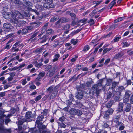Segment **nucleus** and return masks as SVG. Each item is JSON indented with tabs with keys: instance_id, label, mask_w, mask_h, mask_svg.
Segmentation results:
<instances>
[{
	"instance_id": "obj_1",
	"label": "nucleus",
	"mask_w": 133,
	"mask_h": 133,
	"mask_svg": "<svg viewBox=\"0 0 133 133\" xmlns=\"http://www.w3.org/2000/svg\"><path fill=\"white\" fill-rule=\"evenodd\" d=\"M13 13V17L11 20V23H18L19 22V19H23L24 16L21 14L18 11H15Z\"/></svg>"
},
{
	"instance_id": "obj_2",
	"label": "nucleus",
	"mask_w": 133,
	"mask_h": 133,
	"mask_svg": "<svg viewBox=\"0 0 133 133\" xmlns=\"http://www.w3.org/2000/svg\"><path fill=\"white\" fill-rule=\"evenodd\" d=\"M45 3L43 5V6L45 8H53L54 6V4L53 3L52 0H44Z\"/></svg>"
},
{
	"instance_id": "obj_3",
	"label": "nucleus",
	"mask_w": 133,
	"mask_h": 133,
	"mask_svg": "<svg viewBox=\"0 0 133 133\" xmlns=\"http://www.w3.org/2000/svg\"><path fill=\"white\" fill-rule=\"evenodd\" d=\"M69 112L72 115H77L79 116L81 115L82 114V112L78 109L74 108H71L69 111Z\"/></svg>"
},
{
	"instance_id": "obj_4",
	"label": "nucleus",
	"mask_w": 133,
	"mask_h": 133,
	"mask_svg": "<svg viewBox=\"0 0 133 133\" xmlns=\"http://www.w3.org/2000/svg\"><path fill=\"white\" fill-rule=\"evenodd\" d=\"M114 111L113 110L112 108L108 109L103 114V117L105 119H107L109 117V115L112 114Z\"/></svg>"
},
{
	"instance_id": "obj_5",
	"label": "nucleus",
	"mask_w": 133,
	"mask_h": 133,
	"mask_svg": "<svg viewBox=\"0 0 133 133\" xmlns=\"http://www.w3.org/2000/svg\"><path fill=\"white\" fill-rule=\"evenodd\" d=\"M100 90L98 88V87L97 84H95L91 88V91L92 94H94L96 93L98 94Z\"/></svg>"
},
{
	"instance_id": "obj_6",
	"label": "nucleus",
	"mask_w": 133,
	"mask_h": 133,
	"mask_svg": "<svg viewBox=\"0 0 133 133\" xmlns=\"http://www.w3.org/2000/svg\"><path fill=\"white\" fill-rule=\"evenodd\" d=\"M75 97L78 99H81L83 98V94L82 90H78V92L75 94Z\"/></svg>"
},
{
	"instance_id": "obj_7",
	"label": "nucleus",
	"mask_w": 133,
	"mask_h": 133,
	"mask_svg": "<svg viewBox=\"0 0 133 133\" xmlns=\"http://www.w3.org/2000/svg\"><path fill=\"white\" fill-rule=\"evenodd\" d=\"M58 86H51L47 88L46 91L49 93H51L53 91H56V90L58 88Z\"/></svg>"
},
{
	"instance_id": "obj_8",
	"label": "nucleus",
	"mask_w": 133,
	"mask_h": 133,
	"mask_svg": "<svg viewBox=\"0 0 133 133\" xmlns=\"http://www.w3.org/2000/svg\"><path fill=\"white\" fill-rule=\"evenodd\" d=\"M7 11L6 10L5 7H3L2 15L4 18L6 19H8V12H7Z\"/></svg>"
},
{
	"instance_id": "obj_9",
	"label": "nucleus",
	"mask_w": 133,
	"mask_h": 133,
	"mask_svg": "<svg viewBox=\"0 0 133 133\" xmlns=\"http://www.w3.org/2000/svg\"><path fill=\"white\" fill-rule=\"evenodd\" d=\"M44 118L43 115H41L39 116L37 118V120H36V123L37 124L39 125H42L43 123V121H42V120Z\"/></svg>"
},
{
	"instance_id": "obj_10",
	"label": "nucleus",
	"mask_w": 133,
	"mask_h": 133,
	"mask_svg": "<svg viewBox=\"0 0 133 133\" xmlns=\"http://www.w3.org/2000/svg\"><path fill=\"white\" fill-rule=\"evenodd\" d=\"M55 68L53 67L49 70L47 74L49 77H51L55 73Z\"/></svg>"
},
{
	"instance_id": "obj_11",
	"label": "nucleus",
	"mask_w": 133,
	"mask_h": 133,
	"mask_svg": "<svg viewBox=\"0 0 133 133\" xmlns=\"http://www.w3.org/2000/svg\"><path fill=\"white\" fill-rule=\"evenodd\" d=\"M4 113V112H0V119L4 117H6L7 118L6 120L5 123L6 124H7L8 123V114L6 116V115L3 114Z\"/></svg>"
},
{
	"instance_id": "obj_12",
	"label": "nucleus",
	"mask_w": 133,
	"mask_h": 133,
	"mask_svg": "<svg viewBox=\"0 0 133 133\" xmlns=\"http://www.w3.org/2000/svg\"><path fill=\"white\" fill-rule=\"evenodd\" d=\"M121 117L120 114L114 116L113 119V121L116 123H117L119 121Z\"/></svg>"
},
{
	"instance_id": "obj_13",
	"label": "nucleus",
	"mask_w": 133,
	"mask_h": 133,
	"mask_svg": "<svg viewBox=\"0 0 133 133\" xmlns=\"http://www.w3.org/2000/svg\"><path fill=\"white\" fill-rule=\"evenodd\" d=\"M8 0H5L3 1L2 5L4 7H5L6 10H8Z\"/></svg>"
},
{
	"instance_id": "obj_14",
	"label": "nucleus",
	"mask_w": 133,
	"mask_h": 133,
	"mask_svg": "<svg viewBox=\"0 0 133 133\" xmlns=\"http://www.w3.org/2000/svg\"><path fill=\"white\" fill-rule=\"evenodd\" d=\"M123 103L120 102L119 104V105L118 108V112H121L123 111Z\"/></svg>"
},
{
	"instance_id": "obj_15",
	"label": "nucleus",
	"mask_w": 133,
	"mask_h": 133,
	"mask_svg": "<svg viewBox=\"0 0 133 133\" xmlns=\"http://www.w3.org/2000/svg\"><path fill=\"white\" fill-rule=\"evenodd\" d=\"M119 126H120L119 128V129L120 130H123L124 128V126L122 122H119L118 123L116 126L117 127H118Z\"/></svg>"
},
{
	"instance_id": "obj_16",
	"label": "nucleus",
	"mask_w": 133,
	"mask_h": 133,
	"mask_svg": "<svg viewBox=\"0 0 133 133\" xmlns=\"http://www.w3.org/2000/svg\"><path fill=\"white\" fill-rule=\"evenodd\" d=\"M124 54L122 52H121L115 55L113 57L114 59H117L121 58Z\"/></svg>"
},
{
	"instance_id": "obj_17",
	"label": "nucleus",
	"mask_w": 133,
	"mask_h": 133,
	"mask_svg": "<svg viewBox=\"0 0 133 133\" xmlns=\"http://www.w3.org/2000/svg\"><path fill=\"white\" fill-rule=\"evenodd\" d=\"M3 30L5 31L8 32V23H4L3 25Z\"/></svg>"
},
{
	"instance_id": "obj_18",
	"label": "nucleus",
	"mask_w": 133,
	"mask_h": 133,
	"mask_svg": "<svg viewBox=\"0 0 133 133\" xmlns=\"http://www.w3.org/2000/svg\"><path fill=\"white\" fill-rule=\"evenodd\" d=\"M131 104L129 103H127L125 108V111L126 112H129L131 108Z\"/></svg>"
},
{
	"instance_id": "obj_19",
	"label": "nucleus",
	"mask_w": 133,
	"mask_h": 133,
	"mask_svg": "<svg viewBox=\"0 0 133 133\" xmlns=\"http://www.w3.org/2000/svg\"><path fill=\"white\" fill-rule=\"evenodd\" d=\"M34 28H36L38 27L41 24V22H32L31 23Z\"/></svg>"
},
{
	"instance_id": "obj_20",
	"label": "nucleus",
	"mask_w": 133,
	"mask_h": 133,
	"mask_svg": "<svg viewBox=\"0 0 133 133\" xmlns=\"http://www.w3.org/2000/svg\"><path fill=\"white\" fill-rule=\"evenodd\" d=\"M86 19H84L80 20L78 23V26H82L86 23Z\"/></svg>"
},
{
	"instance_id": "obj_21",
	"label": "nucleus",
	"mask_w": 133,
	"mask_h": 133,
	"mask_svg": "<svg viewBox=\"0 0 133 133\" xmlns=\"http://www.w3.org/2000/svg\"><path fill=\"white\" fill-rule=\"evenodd\" d=\"M57 93V91H54L51 95L49 97V99H53L56 96Z\"/></svg>"
},
{
	"instance_id": "obj_22",
	"label": "nucleus",
	"mask_w": 133,
	"mask_h": 133,
	"mask_svg": "<svg viewBox=\"0 0 133 133\" xmlns=\"http://www.w3.org/2000/svg\"><path fill=\"white\" fill-rule=\"evenodd\" d=\"M47 35H44L42 38H41L40 43H42L46 42L47 39Z\"/></svg>"
},
{
	"instance_id": "obj_23",
	"label": "nucleus",
	"mask_w": 133,
	"mask_h": 133,
	"mask_svg": "<svg viewBox=\"0 0 133 133\" xmlns=\"http://www.w3.org/2000/svg\"><path fill=\"white\" fill-rule=\"evenodd\" d=\"M60 56V55L59 54L57 53L55 54L54 57V58L53 60V62H55L58 60Z\"/></svg>"
},
{
	"instance_id": "obj_24",
	"label": "nucleus",
	"mask_w": 133,
	"mask_h": 133,
	"mask_svg": "<svg viewBox=\"0 0 133 133\" xmlns=\"http://www.w3.org/2000/svg\"><path fill=\"white\" fill-rule=\"evenodd\" d=\"M116 0H113L109 5V6L110 7V9H111L114 5L116 4Z\"/></svg>"
},
{
	"instance_id": "obj_25",
	"label": "nucleus",
	"mask_w": 133,
	"mask_h": 133,
	"mask_svg": "<svg viewBox=\"0 0 133 133\" xmlns=\"http://www.w3.org/2000/svg\"><path fill=\"white\" fill-rule=\"evenodd\" d=\"M59 18V17L58 16H55L51 18L50 20V21L51 22H54L56 20L58 19Z\"/></svg>"
},
{
	"instance_id": "obj_26",
	"label": "nucleus",
	"mask_w": 133,
	"mask_h": 133,
	"mask_svg": "<svg viewBox=\"0 0 133 133\" xmlns=\"http://www.w3.org/2000/svg\"><path fill=\"white\" fill-rule=\"evenodd\" d=\"M102 1H93V3L96 5L94 6V7H96L99 4L102 2Z\"/></svg>"
},
{
	"instance_id": "obj_27",
	"label": "nucleus",
	"mask_w": 133,
	"mask_h": 133,
	"mask_svg": "<svg viewBox=\"0 0 133 133\" xmlns=\"http://www.w3.org/2000/svg\"><path fill=\"white\" fill-rule=\"evenodd\" d=\"M124 18V17H120L114 21V22L116 23L117 22L122 21Z\"/></svg>"
},
{
	"instance_id": "obj_28",
	"label": "nucleus",
	"mask_w": 133,
	"mask_h": 133,
	"mask_svg": "<svg viewBox=\"0 0 133 133\" xmlns=\"http://www.w3.org/2000/svg\"><path fill=\"white\" fill-rule=\"evenodd\" d=\"M15 109L14 108H11V110L10 111V114H9V117L13 114L15 112Z\"/></svg>"
},
{
	"instance_id": "obj_29",
	"label": "nucleus",
	"mask_w": 133,
	"mask_h": 133,
	"mask_svg": "<svg viewBox=\"0 0 133 133\" xmlns=\"http://www.w3.org/2000/svg\"><path fill=\"white\" fill-rule=\"evenodd\" d=\"M31 112H28L26 114V117L27 119H29L31 117Z\"/></svg>"
},
{
	"instance_id": "obj_30",
	"label": "nucleus",
	"mask_w": 133,
	"mask_h": 133,
	"mask_svg": "<svg viewBox=\"0 0 133 133\" xmlns=\"http://www.w3.org/2000/svg\"><path fill=\"white\" fill-rule=\"evenodd\" d=\"M108 126L109 125L105 122H103L101 124V127L103 129L108 127Z\"/></svg>"
},
{
	"instance_id": "obj_31",
	"label": "nucleus",
	"mask_w": 133,
	"mask_h": 133,
	"mask_svg": "<svg viewBox=\"0 0 133 133\" xmlns=\"http://www.w3.org/2000/svg\"><path fill=\"white\" fill-rule=\"evenodd\" d=\"M131 94V92L130 91H127L125 93V97L129 98Z\"/></svg>"
},
{
	"instance_id": "obj_32",
	"label": "nucleus",
	"mask_w": 133,
	"mask_h": 133,
	"mask_svg": "<svg viewBox=\"0 0 133 133\" xmlns=\"http://www.w3.org/2000/svg\"><path fill=\"white\" fill-rule=\"evenodd\" d=\"M15 73V72H12L10 74V78H9V81H11L13 79V77L14 76Z\"/></svg>"
},
{
	"instance_id": "obj_33",
	"label": "nucleus",
	"mask_w": 133,
	"mask_h": 133,
	"mask_svg": "<svg viewBox=\"0 0 133 133\" xmlns=\"http://www.w3.org/2000/svg\"><path fill=\"white\" fill-rule=\"evenodd\" d=\"M118 82H113L112 83V89L114 88L115 87L118 85Z\"/></svg>"
},
{
	"instance_id": "obj_34",
	"label": "nucleus",
	"mask_w": 133,
	"mask_h": 133,
	"mask_svg": "<svg viewBox=\"0 0 133 133\" xmlns=\"http://www.w3.org/2000/svg\"><path fill=\"white\" fill-rule=\"evenodd\" d=\"M43 64L42 63L40 62L39 63H38L37 62L35 63V66L37 67H39L41 66Z\"/></svg>"
},
{
	"instance_id": "obj_35",
	"label": "nucleus",
	"mask_w": 133,
	"mask_h": 133,
	"mask_svg": "<svg viewBox=\"0 0 133 133\" xmlns=\"http://www.w3.org/2000/svg\"><path fill=\"white\" fill-rule=\"evenodd\" d=\"M19 22L18 23L19 24H20L21 26H22L24 24L26 23V22L25 21L19 20Z\"/></svg>"
},
{
	"instance_id": "obj_36",
	"label": "nucleus",
	"mask_w": 133,
	"mask_h": 133,
	"mask_svg": "<svg viewBox=\"0 0 133 133\" xmlns=\"http://www.w3.org/2000/svg\"><path fill=\"white\" fill-rule=\"evenodd\" d=\"M71 42L73 45H75L78 42L77 40V39H72L71 40Z\"/></svg>"
},
{
	"instance_id": "obj_37",
	"label": "nucleus",
	"mask_w": 133,
	"mask_h": 133,
	"mask_svg": "<svg viewBox=\"0 0 133 133\" xmlns=\"http://www.w3.org/2000/svg\"><path fill=\"white\" fill-rule=\"evenodd\" d=\"M26 5V6H32V4L30 2H26L24 3Z\"/></svg>"
},
{
	"instance_id": "obj_38",
	"label": "nucleus",
	"mask_w": 133,
	"mask_h": 133,
	"mask_svg": "<svg viewBox=\"0 0 133 133\" xmlns=\"http://www.w3.org/2000/svg\"><path fill=\"white\" fill-rule=\"evenodd\" d=\"M112 80L111 79H108L107 80L106 85L107 86H110L111 84Z\"/></svg>"
},
{
	"instance_id": "obj_39",
	"label": "nucleus",
	"mask_w": 133,
	"mask_h": 133,
	"mask_svg": "<svg viewBox=\"0 0 133 133\" xmlns=\"http://www.w3.org/2000/svg\"><path fill=\"white\" fill-rule=\"evenodd\" d=\"M28 31L27 29H23L21 31L22 34H24L27 33Z\"/></svg>"
},
{
	"instance_id": "obj_40",
	"label": "nucleus",
	"mask_w": 133,
	"mask_h": 133,
	"mask_svg": "<svg viewBox=\"0 0 133 133\" xmlns=\"http://www.w3.org/2000/svg\"><path fill=\"white\" fill-rule=\"evenodd\" d=\"M58 123L59 124V126L60 127L64 128L66 127L65 125L62 122H58Z\"/></svg>"
},
{
	"instance_id": "obj_41",
	"label": "nucleus",
	"mask_w": 133,
	"mask_h": 133,
	"mask_svg": "<svg viewBox=\"0 0 133 133\" xmlns=\"http://www.w3.org/2000/svg\"><path fill=\"white\" fill-rule=\"evenodd\" d=\"M81 29H78L76 31L73 32L72 33H71L70 35H72L73 36L76 34L78 33L81 30Z\"/></svg>"
},
{
	"instance_id": "obj_42",
	"label": "nucleus",
	"mask_w": 133,
	"mask_h": 133,
	"mask_svg": "<svg viewBox=\"0 0 133 133\" xmlns=\"http://www.w3.org/2000/svg\"><path fill=\"white\" fill-rule=\"evenodd\" d=\"M123 46L124 47H128L129 46V44L127 42H124L122 43Z\"/></svg>"
},
{
	"instance_id": "obj_43",
	"label": "nucleus",
	"mask_w": 133,
	"mask_h": 133,
	"mask_svg": "<svg viewBox=\"0 0 133 133\" xmlns=\"http://www.w3.org/2000/svg\"><path fill=\"white\" fill-rule=\"evenodd\" d=\"M53 30L51 29H49L46 31V33L49 34H50L52 33Z\"/></svg>"
},
{
	"instance_id": "obj_44",
	"label": "nucleus",
	"mask_w": 133,
	"mask_h": 133,
	"mask_svg": "<svg viewBox=\"0 0 133 133\" xmlns=\"http://www.w3.org/2000/svg\"><path fill=\"white\" fill-rule=\"evenodd\" d=\"M112 105V103L111 102H110L108 103H107L106 105V107L107 108H109L111 107Z\"/></svg>"
},
{
	"instance_id": "obj_45",
	"label": "nucleus",
	"mask_w": 133,
	"mask_h": 133,
	"mask_svg": "<svg viewBox=\"0 0 133 133\" xmlns=\"http://www.w3.org/2000/svg\"><path fill=\"white\" fill-rule=\"evenodd\" d=\"M89 49V48L88 45H86L84 47L83 49V51H86L88 50Z\"/></svg>"
},
{
	"instance_id": "obj_46",
	"label": "nucleus",
	"mask_w": 133,
	"mask_h": 133,
	"mask_svg": "<svg viewBox=\"0 0 133 133\" xmlns=\"http://www.w3.org/2000/svg\"><path fill=\"white\" fill-rule=\"evenodd\" d=\"M25 65H26L25 64L23 63L21 65L19 66H17V69H19L18 70H19L21 68L24 66Z\"/></svg>"
},
{
	"instance_id": "obj_47",
	"label": "nucleus",
	"mask_w": 133,
	"mask_h": 133,
	"mask_svg": "<svg viewBox=\"0 0 133 133\" xmlns=\"http://www.w3.org/2000/svg\"><path fill=\"white\" fill-rule=\"evenodd\" d=\"M124 89V87L123 86H121L118 88V91L119 92H121Z\"/></svg>"
},
{
	"instance_id": "obj_48",
	"label": "nucleus",
	"mask_w": 133,
	"mask_h": 133,
	"mask_svg": "<svg viewBox=\"0 0 133 133\" xmlns=\"http://www.w3.org/2000/svg\"><path fill=\"white\" fill-rule=\"evenodd\" d=\"M118 25L117 24L116 25H113L110 26V30L113 29L117 27Z\"/></svg>"
},
{
	"instance_id": "obj_49",
	"label": "nucleus",
	"mask_w": 133,
	"mask_h": 133,
	"mask_svg": "<svg viewBox=\"0 0 133 133\" xmlns=\"http://www.w3.org/2000/svg\"><path fill=\"white\" fill-rule=\"evenodd\" d=\"M6 49H7L6 50L8 49V41L7 42L6 46L4 47L2 49V50H5Z\"/></svg>"
},
{
	"instance_id": "obj_50",
	"label": "nucleus",
	"mask_w": 133,
	"mask_h": 133,
	"mask_svg": "<svg viewBox=\"0 0 133 133\" xmlns=\"http://www.w3.org/2000/svg\"><path fill=\"white\" fill-rule=\"evenodd\" d=\"M36 88V86L34 85H31L29 87V88L30 89H34Z\"/></svg>"
},
{
	"instance_id": "obj_51",
	"label": "nucleus",
	"mask_w": 133,
	"mask_h": 133,
	"mask_svg": "<svg viewBox=\"0 0 133 133\" xmlns=\"http://www.w3.org/2000/svg\"><path fill=\"white\" fill-rule=\"evenodd\" d=\"M70 28V25H66L64 26L63 27V29L67 30L69 29Z\"/></svg>"
},
{
	"instance_id": "obj_52",
	"label": "nucleus",
	"mask_w": 133,
	"mask_h": 133,
	"mask_svg": "<svg viewBox=\"0 0 133 133\" xmlns=\"http://www.w3.org/2000/svg\"><path fill=\"white\" fill-rule=\"evenodd\" d=\"M14 27L11 26V24H9V32L14 30Z\"/></svg>"
},
{
	"instance_id": "obj_53",
	"label": "nucleus",
	"mask_w": 133,
	"mask_h": 133,
	"mask_svg": "<svg viewBox=\"0 0 133 133\" xmlns=\"http://www.w3.org/2000/svg\"><path fill=\"white\" fill-rule=\"evenodd\" d=\"M42 98V96L41 95H39L38 96H37L36 98L35 99V100L36 102H37L39 100Z\"/></svg>"
},
{
	"instance_id": "obj_54",
	"label": "nucleus",
	"mask_w": 133,
	"mask_h": 133,
	"mask_svg": "<svg viewBox=\"0 0 133 133\" xmlns=\"http://www.w3.org/2000/svg\"><path fill=\"white\" fill-rule=\"evenodd\" d=\"M27 83V82L26 81V79H22V83L23 85H25Z\"/></svg>"
},
{
	"instance_id": "obj_55",
	"label": "nucleus",
	"mask_w": 133,
	"mask_h": 133,
	"mask_svg": "<svg viewBox=\"0 0 133 133\" xmlns=\"http://www.w3.org/2000/svg\"><path fill=\"white\" fill-rule=\"evenodd\" d=\"M129 98H128L126 97H124L123 98V99L124 102L125 103H126L127 102L129 101Z\"/></svg>"
},
{
	"instance_id": "obj_56",
	"label": "nucleus",
	"mask_w": 133,
	"mask_h": 133,
	"mask_svg": "<svg viewBox=\"0 0 133 133\" xmlns=\"http://www.w3.org/2000/svg\"><path fill=\"white\" fill-rule=\"evenodd\" d=\"M43 49L42 48H39L36 50L35 52L37 53H40L42 51Z\"/></svg>"
},
{
	"instance_id": "obj_57",
	"label": "nucleus",
	"mask_w": 133,
	"mask_h": 133,
	"mask_svg": "<svg viewBox=\"0 0 133 133\" xmlns=\"http://www.w3.org/2000/svg\"><path fill=\"white\" fill-rule=\"evenodd\" d=\"M78 106L83 109H85L86 107L84 106L81 103H79L78 104Z\"/></svg>"
},
{
	"instance_id": "obj_58",
	"label": "nucleus",
	"mask_w": 133,
	"mask_h": 133,
	"mask_svg": "<svg viewBox=\"0 0 133 133\" xmlns=\"http://www.w3.org/2000/svg\"><path fill=\"white\" fill-rule=\"evenodd\" d=\"M47 28L45 27V26H43L42 29V30H41V31L42 33H44L45 32Z\"/></svg>"
},
{
	"instance_id": "obj_59",
	"label": "nucleus",
	"mask_w": 133,
	"mask_h": 133,
	"mask_svg": "<svg viewBox=\"0 0 133 133\" xmlns=\"http://www.w3.org/2000/svg\"><path fill=\"white\" fill-rule=\"evenodd\" d=\"M91 83V81H88L86 82L85 85L87 87H89L90 86V84Z\"/></svg>"
},
{
	"instance_id": "obj_60",
	"label": "nucleus",
	"mask_w": 133,
	"mask_h": 133,
	"mask_svg": "<svg viewBox=\"0 0 133 133\" xmlns=\"http://www.w3.org/2000/svg\"><path fill=\"white\" fill-rule=\"evenodd\" d=\"M121 38V37H118L116 38L115 39H114V41L115 42H117L118 41H119L120 39Z\"/></svg>"
},
{
	"instance_id": "obj_61",
	"label": "nucleus",
	"mask_w": 133,
	"mask_h": 133,
	"mask_svg": "<svg viewBox=\"0 0 133 133\" xmlns=\"http://www.w3.org/2000/svg\"><path fill=\"white\" fill-rule=\"evenodd\" d=\"M88 23H90L91 25H92L94 23V21L92 19H91Z\"/></svg>"
},
{
	"instance_id": "obj_62",
	"label": "nucleus",
	"mask_w": 133,
	"mask_h": 133,
	"mask_svg": "<svg viewBox=\"0 0 133 133\" xmlns=\"http://www.w3.org/2000/svg\"><path fill=\"white\" fill-rule=\"evenodd\" d=\"M69 56V54H67L64 55L63 56V60L64 61L65 59H66Z\"/></svg>"
},
{
	"instance_id": "obj_63",
	"label": "nucleus",
	"mask_w": 133,
	"mask_h": 133,
	"mask_svg": "<svg viewBox=\"0 0 133 133\" xmlns=\"http://www.w3.org/2000/svg\"><path fill=\"white\" fill-rule=\"evenodd\" d=\"M45 75V73L44 72H41L39 73V77H43Z\"/></svg>"
},
{
	"instance_id": "obj_64",
	"label": "nucleus",
	"mask_w": 133,
	"mask_h": 133,
	"mask_svg": "<svg viewBox=\"0 0 133 133\" xmlns=\"http://www.w3.org/2000/svg\"><path fill=\"white\" fill-rule=\"evenodd\" d=\"M130 102L131 104H133V95H132L131 97Z\"/></svg>"
}]
</instances>
